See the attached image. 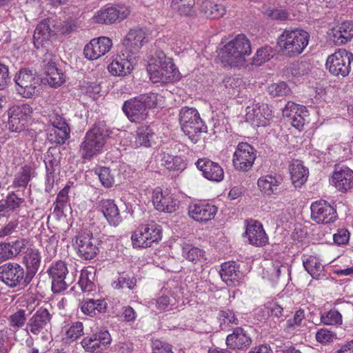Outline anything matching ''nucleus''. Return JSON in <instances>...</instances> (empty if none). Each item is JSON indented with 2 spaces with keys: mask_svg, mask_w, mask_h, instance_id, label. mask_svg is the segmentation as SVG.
Here are the masks:
<instances>
[{
  "mask_svg": "<svg viewBox=\"0 0 353 353\" xmlns=\"http://www.w3.org/2000/svg\"><path fill=\"white\" fill-rule=\"evenodd\" d=\"M196 165L205 179L216 182H220L223 179L224 172L219 163L208 158H202L196 162Z\"/></svg>",
  "mask_w": 353,
  "mask_h": 353,
  "instance_id": "a878e982",
  "label": "nucleus"
},
{
  "mask_svg": "<svg viewBox=\"0 0 353 353\" xmlns=\"http://www.w3.org/2000/svg\"><path fill=\"white\" fill-rule=\"evenodd\" d=\"M139 99L141 101L143 107L147 110L149 108L156 107L157 104L158 95L154 92H148L137 96Z\"/></svg>",
  "mask_w": 353,
  "mask_h": 353,
  "instance_id": "bf43d9fd",
  "label": "nucleus"
},
{
  "mask_svg": "<svg viewBox=\"0 0 353 353\" xmlns=\"http://www.w3.org/2000/svg\"><path fill=\"white\" fill-rule=\"evenodd\" d=\"M43 161L46 170L54 172L57 169L60 168L61 156H45Z\"/></svg>",
  "mask_w": 353,
  "mask_h": 353,
  "instance_id": "0e129e2a",
  "label": "nucleus"
},
{
  "mask_svg": "<svg viewBox=\"0 0 353 353\" xmlns=\"http://www.w3.org/2000/svg\"><path fill=\"white\" fill-rule=\"evenodd\" d=\"M26 311L24 310H19L12 314L10 318V325L13 327H21L25 325L26 321Z\"/></svg>",
  "mask_w": 353,
  "mask_h": 353,
  "instance_id": "13d9d810",
  "label": "nucleus"
},
{
  "mask_svg": "<svg viewBox=\"0 0 353 353\" xmlns=\"http://www.w3.org/2000/svg\"><path fill=\"white\" fill-rule=\"evenodd\" d=\"M17 93L24 98L37 96L40 91L41 79L32 70L22 68L14 77Z\"/></svg>",
  "mask_w": 353,
  "mask_h": 353,
  "instance_id": "39448f33",
  "label": "nucleus"
},
{
  "mask_svg": "<svg viewBox=\"0 0 353 353\" xmlns=\"http://www.w3.org/2000/svg\"><path fill=\"white\" fill-rule=\"evenodd\" d=\"M305 108L303 105H299L292 101H288L283 109V117H289L290 119L294 116L298 115L299 112H303Z\"/></svg>",
  "mask_w": 353,
  "mask_h": 353,
  "instance_id": "052dcab7",
  "label": "nucleus"
},
{
  "mask_svg": "<svg viewBox=\"0 0 353 353\" xmlns=\"http://www.w3.org/2000/svg\"><path fill=\"white\" fill-rule=\"evenodd\" d=\"M112 46V40L106 37L92 39L83 50L85 57L90 60L97 59L105 54Z\"/></svg>",
  "mask_w": 353,
  "mask_h": 353,
  "instance_id": "4be33fe9",
  "label": "nucleus"
},
{
  "mask_svg": "<svg viewBox=\"0 0 353 353\" xmlns=\"http://www.w3.org/2000/svg\"><path fill=\"white\" fill-rule=\"evenodd\" d=\"M48 272L52 279V290L54 293H60L69 285L65 281L68 270L65 261L60 260L52 263Z\"/></svg>",
  "mask_w": 353,
  "mask_h": 353,
  "instance_id": "4468645a",
  "label": "nucleus"
},
{
  "mask_svg": "<svg viewBox=\"0 0 353 353\" xmlns=\"http://www.w3.org/2000/svg\"><path fill=\"white\" fill-rule=\"evenodd\" d=\"M245 236L250 244L256 247H263L268 243V236L262 223L258 221H246Z\"/></svg>",
  "mask_w": 353,
  "mask_h": 353,
  "instance_id": "412c9836",
  "label": "nucleus"
},
{
  "mask_svg": "<svg viewBox=\"0 0 353 353\" xmlns=\"http://www.w3.org/2000/svg\"><path fill=\"white\" fill-rule=\"evenodd\" d=\"M0 281L10 288L26 287L32 281L23 266L8 262L0 266Z\"/></svg>",
  "mask_w": 353,
  "mask_h": 353,
  "instance_id": "20e7f679",
  "label": "nucleus"
},
{
  "mask_svg": "<svg viewBox=\"0 0 353 353\" xmlns=\"http://www.w3.org/2000/svg\"><path fill=\"white\" fill-rule=\"evenodd\" d=\"M352 59V53L339 50L327 57L326 67L333 75L345 77L350 73Z\"/></svg>",
  "mask_w": 353,
  "mask_h": 353,
  "instance_id": "0eeeda50",
  "label": "nucleus"
},
{
  "mask_svg": "<svg viewBox=\"0 0 353 353\" xmlns=\"http://www.w3.org/2000/svg\"><path fill=\"white\" fill-rule=\"evenodd\" d=\"M182 256L193 263H197L201 259H205V252L204 250L194 246L187 242L181 244Z\"/></svg>",
  "mask_w": 353,
  "mask_h": 353,
  "instance_id": "f704fd0d",
  "label": "nucleus"
},
{
  "mask_svg": "<svg viewBox=\"0 0 353 353\" xmlns=\"http://www.w3.org/2000/svg\"><path fill=\"white\" fill-rule=\"evenodd\" d=\"M152 353H173L169 343L159 339L152 340Z\"/></svg>",
  "mask_w": 353,
  "mask_h": 353,
  "instance_id": "680f3d73",
  "label": "nucleus"
},
{
  "mask_svg": "<svg viewBox=\"0 0 353 353\" xmlns=\"http://www.w3.org/2000/svg\"><path fill=\"white\" fill-rule=\"evenodd\" d=\"M53 21L48 18L41 21L36 27L33 35L34 45L37 49L46 48L51 46L50 39L56 35Z\"/></svg>",
  "mask_w": 353,
  "mask_h": 353,
  "instance_id": "dca6fc26",
  "label": "nucleus"
},
{
  "mask_svg": "<svg viewBox=\"0 0 353 353\" xmlns=\"http://www.w3.org/2000/svg\"><path fill=\"white\" fill-rule=\"evenodd\" d=\"M136 63V57H131L128 54H121L117 57L109 65V72L114 76H126L132 71Z\"/></svg>",
  "mask_w": 353,
  "mask_h": 353,
  "instance_id": "cd10ccee",
  "label": "nucleus"
},
{
  "mask_svg": "<svg viewBox=\"0 0 353 353\" xmlns=\"http://www.w3.org/2000/svg\"><path fill=\"white\" fill-rule=\"evenodd\" d=\"M43 52L46 51L41 58V64L43 71H47L48 68H56L58 58L56 55L49 52L48 48H42Z\"/></svg>",
  "mask_w": 353,
  "mask_h": 353,
  "instance_id": "4d7b16f0",
  "label": "nucleus"
},
{
  "mask_svg": "<svg viewBox=\"0 0 353 353\" xmlns=\"http://www.w3.org/2000/svg\"><path fill=\"white\" fill-rule=\"evenodd\" d=\"M292 183L295 188H301L307 181L308 170L300 162L293 163L290 169Z\"/></svg>",
  "mask_w": 353,
  "mask_h": 353,
  "instance_id": "e433bc0d",
  "label": "nucleus"
},
{
  "mask_svg": "<svg viewBox=\"0 0 353 353\" xmlns=\"http://www.w3.org/2000/svg\"><path fill=\"white\" fill-rule=\"evenodd\" d=\"M75 243L79 254L85 260L94 259L99 252V241L90 231L79 232L76 236Z\"/></svg>",
  "mask_w": 353,
  "mask_h": 353,
  "instance_id": "1a4fd4ad",
  "label": "nucleus"
},
{
  "mask_svg": "<svg viewBox=\"0 0 353 353\" xmlns=\"http://www.w3.org/2000/svg\"><path fill=\"white\" fill-rule=\"evenodd\" d=\"M217 320L221 330H228L232 325H237L239 319L232 310L225 309L219 312Z\"/></svg>",
  "mask_w": 353,
  "mask_h": 353,
  "instance_id": "58836bf2",
  "label": "nucleus"
},
{
  "mask_svg": "<svg viewBox=\"0 0 353 353\" xmlns=\"http://www.w3.org/2000/svg\"><path fill=\"white\" fill-rule=\"evenodd\" d=\"M251 52L250 40L245 34H240L221 49L220 57L223 63L231 66H242L245 63V57Z\"/></svg>",
  "mask_w": 353,
  "mask_h": 353,
  "instance_id": "f257e3e1",
  "label": "nucleus"
},
{
  "mask_svg": "<svg viewBox=\"0 0 353 353\" xmlns=\"http://www.w3.org/2000/svg\"><path fill=\"white\" fill-rule=\"evenodd\" d=\"M268 89L269 94L273 97H283L291 93L290 88L283 81L272 83Z\"/></svg>",
  "mask_w": 353,
  "mask_h": 353,
  "instance_id": "8fccbe9b",
  "label": "nucleus"
},
{
  "mask_svg": "<svg viewBox=\"0 0 353 353\" xmlns=\"http://www.w3.org/2000/svg\"><path fill=\"white\" fill-rule=\"evenodd\" d=\"M336 337V334L327 329L322 328L316 333V339L319 343H326L330 342Z\"/></svg>",
  "mask_w": 353,
  "mask_h": 353,
  "instance_id": "69168bd1",
  "label": "nucleus"
},
{
  "mask_svg": "<svg viewBox=\"0 0 353 353\" xmlns=\"http://www.w3.org/2000/svg\"><path fill=\"white\" fill-rule=\"evenodd\" d=\"M96 173L98 174L99 179L101 184L105 188L112 187L114 183V179L113 175L111 174L110 173V170L109 168H101L99 169L98 171H96Z\"/></svg>",
  "mask_w": 353,
  "mask_h": 353,
  "instance_id": "6e6d98bb",
  "label": "nucleus"
},
{
  "mask_svg": "<svg viewBox=\"0 0 353 353\" xmlns=\"http://www.w3.org/2000/svg\"><path fill=\"white\" fill-rule=\"evenodd\" d=\"M162 238L161 226L154 221L140 225L131 236L132 245L136 248H148Z\"/></svg>",
  "mask_w": 353,
  "mask_h": 353,
  "instance_id": "423d86ee",
  "label": "nucleus"
},
{
  "mask_svg": "<svg viewBox=\"0 0 353 353\" xmlns=\"http://www.w3.org/2000/svg\"><path fill=\"white\" fill-rule=\"evenodd\" d=\"M194 0H172L171 8L181 16H190L193 12Z\"/></svg>",
  "mask_w": 353,
  "mask_h": 353,
  "instance_id": "79ce46f5",
  "label": "nucleus"
},
{
  "mask_svg": "<svg viewBox=\"0 0 353 353\" xmlns=\"http://www.w3.org/2000/svg\"><path fill=\"white\" fill-rule=\"evenodd\" d=\"M25 202L23 194L19 190L8 193L6 199L0 201V217H10L13 213H17Z\"/></svg>",
  "mask_w": 353,
  "mask_h": 353,
  "instance_id": "5701e85b",
  "label": "nucleus"
},
{
  "mask_svg": "<svg viewBox=\"0 0 353 353\" xmlns=\"http://www.w3.org/2000/svg\"><path fill=\"white\" fill-rule=\"evenodd\" d=\"M274 55V50L270 46H264L257 50L255 55L252 59L251 63L255 65H261L263 63L270 60Z\"/></svg>",
  "mask_w": 353,
  "mask_h": 353,
  "instance_id": "c03bdc74",
  "label": "nucleus"
},
{
  "mask_svg": "<svg viewBox=\"0 0 353 353\" xmlns=\"http://www.w3.org/2000/svg\"><path fill=\"white\" fill-rule=\"evenodd\" d=\"M36 174L35 170L32 167L25 165L15 174L12 185L14 188H17L19 191V189L24 190L31 178L34 177Z\"/></svg>",
  "mask_w": 353,
  "mask_h": 353,
  "instance_id": "473e14b6",
  "label": "nucleus"
},
{
  "mask_svg": "<svg viewBox=\"0 0 353 353\" xmlns=\"http://www.w3.org/2000/svg\"><path fill=\"white\" fill-rule=\"evenodd\" d=\"M106 134L103 128L94 126L88 131L81 145L83 151L90 154H96L103 147Z\"/></svg>",
  "mask_w": 353,
  "mask_h": 353,
  "instance_id": "2eb2a0df",
  "label": "nucleus"
},
{
  "mask_svg": "<svg viewBox=\"0 0 353 353\" xmlns=\"http://www.w3.org/2000/svg\"><path fill=\"white\" fill-rule=\"evenodd\" d=\"M137 283V279L134 276H130L125 272L120 273L117 279L112 283V286L115 289H121L127 287L130 290H132Z\"/></svg>",
  "mask_w": 353,
  "mask_h": 353,
  "instance_id": "de8ad7c7",
  "label": "nucleus"
},
{
  "mask_svg": "<svg viewBox=\"0 0 353 353\" xmlns=\"http://www.w3.org/2000/svg\"><path fill=\"white\" fill-rule=\"evenodd\" d=\"M152 203L157 210L166 213L173 212L179 208V202L173 194L159 188L153 192Z\"/></svg>",
  "mask_w": 353,
  "mask_h": 353,
  "instance_id": "6ab92c4d",
  "label": "nucleus"
},
{
  "mask_svg": "<svg viewBox=\"0 0 353 353\" xmlns=\"http://www.w3.org/2000/svg\"><path fill=\"white\" fill-rule=\"evenodd\" d=\"M122 110L132 122L140 123L147 118L148 110L137 97L125 101Z\"/></svg>",
  "mask_w": 353,
  "mask_h": 353,
  "instance_id": "bb28decb",
  "label": "nucleus"
},
{
  "mask_svg": "<svg viewBox=\"0 0 353 353\" xmlns=\"http://www.w3.org/2000/svg\"><path fill=\"white\" fill-rule=\"evenodd\" d=\"M283 181V177L279 174H267L261 176L257 181L260 190L267 195L277 194L279 187Z\"/></svg>",
  "mask_w": 353,
  "mask_h": 353,
  "instance_id": "c756f323",
  "label": "nucleus"
},
{
  "mask_svg": "<svg viewBox=\"0 0 353 353\" xmlns=\"http://www.w3.org/2000/svg\"><path fill=\"white\" fill-rule=\"evenodd\" d=\"M161 164L170 170H182L186 165L181 156H163Z\"/></svg>",
  "mask_w": 353,
  "mask_h": 353,
  "instance_id": "49530a36",
  "label": "nucleus"
},
{
  "mask_svg": "<svg viewBox=\"0 0 353 353\" xmlns=\"http://www.w3.org/2000/svg\"><path fill=\"white\" fill-rule=\"evenodd\" d=\"M252 340L248 332L241 327H235L232 334L227 336L226 345L231 350H243L248 349Z\"/></svg>",
  "mask_w": 353,
  "mask_h": 353,
  "instance_id": "393cba45",
  "label": "nucleus"
},
{
  "mask_svg": "<svg viewBox=\"0 0 353 353\" xmlns=\"http://www.w3.org/2000/svg\"><path fill=\"white\" fill-rule=\"evenodd\" d=\"M70 129L68 126L50 127L48 129V140L52 143L63 144L70 137Z\"/></svg>",
  "mask_w": 353,
  "mask_h": 353,
  "instance_id": "c9c22d12",
  "label": "nucleus"
},
{
  "mask_svg": "<svg viewBox=\"0 0 353 353\" xmlns=\"http://www.w3.org/2000/svg\"><path fill=\"white\" fill-rule=\"evenodd\" d=\"M256 156H234L232 160L234 168L239 171H248L251 168Z\"/></svg>",
  "mask_w": 353,
  "mask_h": 353,
  "instance_id": "3c124183",
  "label": "nucleus"
},
{
  "mask_svg": "<svg viewBox=\"0 0 353 353\" xmlns=\"http://www.w3.org/2000/svg\"><path fill=\"white\" fill-rule=\"evenodd\" d=\"M220 276L228 285H234L236 282H239L242 273L239 270V265L234 261H228L221 265Z\"/></svg>",
  "mask_w": 353,
  "mask_h": 353,
  "instance_id": "2f4dec72",
  "label": "nucleus"
},
{
  "mask_svg": "<svg viewBox=\"0 0 353 353\" xmlns=\"http://www.w3.org/2000/svg\"><path fill=\"white\" fill-rule=\"evenodd\" d=\"M201 12L211 19H219L225 12L224 6L221 4L214 3L210 1H204L201 5Z\"/></svg>",
  "mask_w": 353,
  "mask_h": 353,
  "instance_id": "4c0bfd02",
  "label": "nucleus"
},
{
  "mask_svg": "<svg viewBox=\"0 0 353 353\" xmlns=\"http://www.w3.org/2000/svg\"><path fill=\"white\" fill-rule=\"evenodd\" d=\"M305 270L314 279H319L324 270L323 265L320 263L319 260L314 256H309L306 259H303Z\"/></svg>",
  "mask_w": 353,
  "mask_h": 353,
  "instance_id": "ea45409f",
  "label": "nucleus"
},
{
  "mask_svg": "<svg viewBox=\"0 0 353 353\" xmlns=\"http://www.w3.org/2000/svg\"><path fill=\"white\" fill-rule=\"evenodd\" d=\"M98 208L109 224L117 226L121 222L119 208L113 200L103 199L99 202Z\"/></svg>",
  "mask_w": 353,
  "mask_h": 353,
  "instance_id": "7c9ffc66",
  "label": "nucleus"
},
{
  "mask_svg": "<svg viewBox=\"0 0 353 353\" xmlns=\"http://www.w3.org/2000/svg\"><path fill=\"white\" fill-rule=\"evenodd\" d=\"M84 334L83 325L80 321L72 323L66 330L63 340L66 343H70L77 341Z\"/></svg>",
  "mask_w": 353,
  "mask_h": 353,
  "instance_id": "37998d69",
  "label": "nucleus"
},
{
  "mask_svg": "<svg viewBox=\"0 0 353 353\" xmlns=\"http://www.w3.org/2000/svg\"><path fill=\"white\" fill-rule=\"evenodd\" d=\"M311 218L317 223L328 224L338 217L336 210L325 201H317L312 203Z\"/></svg>",
  "mask_w": 353,
  "mask_h": 353,
  "instance_id": "9b49d317",
  "label": "nucleus"
},
{
  "mask_svg": "<svg viewBox=\"0 0 353 353\" xmlns=\"http://www.w3.org/2000/svg\"><path fill=\"white\" fill-rule=\"evenodd\" d=\"M46 79L52 87L57 88L60 86L64 81V74L60 70L56 68H48L47 71L44 72Z\"/></svg>",
  "mask_w": 353,
  "mask_h": 353,
  "instance_id": "a18cd8bd",
  "label": "nucleus"
},
{
  "mask_svg": "<svg viewBox=\"0 0 353 353\" xmlns=\"http://www.w3.org/2000/svg\"><path fill=\"white\" fill-rule=\"evenodd\" d=\"M52 315L46 308H38L28 319L26 324V330L34 335H39L48 331L51 327Z\"/></svg>",
  "mask_w": 353,
  "mask_h": 353,
  "instance_id": "9d476101",
  "label": "nucleus"
},
{
  "mask_svg": "<svg viewBox=\"0 0 353 353\" xmlns=\"http://www.w3.org/2000/svg\"><path fill=\"white\" fill-rule=\"evenodd\" d=\"M245 111V121L254 126H267L273 120L272 111L267 103L249 105Z\"/></svg>",
  "mask_w": 353,
  "mask_h": 353,
  "instance_id": "6e6552de",
  "label": "nucleus"
},
{
  "mask_svg": "<svg viewBox=\"0 0 353 353\" xmlns=\"http://www.w3.org/2000/svg\"><path fill=\"white\" fill-rule=\"evenodd\" d=\"M170 60H172V59L167 57L162 50H157L154 53L151 55L148 67L153 65L154 70H157V68L165 65L167 61Z\"/></svg>",
  "mask_w": 353,
  "mask_h": 353,
  "instance_id": "5fc2aeb1",
  "label": "nucleus"
},
{
  "mask_svg": "<svg viewBox=\"0 0 353 353\" xmlns=\"http://www.w3.org/2000/svg\"><path fill=\"white\" fill-rule=\"evenodd\" d=\"M350 233L346 229H339L337 232L333 235L334 243L339 245H345L348 243Z\"/></svg>",
  "mask_w": 353,
  "mask_h": 353,
  "instance_id": "774afa93",
  "label": "nucleus"
},
{
  "mask_svg": "<svg viewBox=\"0 0 353 353\" xmlns=\"http://www.w3.org/2000/svg\"><path fill=\"white\" fill-rule=\"evenodd\" d=\"M310 34L302 29H285L278 37L279 52L292 57L303 52L308 45Z\"/></svg>",
  "mask_w": 353,
  "mask_h": 353,
  "instance_id": "f03ea898",
  "label": "nucleus"
},
{
  "mask_svg": "<svg viewBox=\"0 0 353 353\" xmlns=\"http://www.w3.org/2000/svg\"><path fill=\"white\" fill-rule=\"evenodd\" d=\"M216 212L217 208L206 202L194 203L188 207V214L198 222H207L212 219Z\"/></svg>",
  "mask_w": 353,
  "mask_h": 353,
  "instance_id": "b1692460",
  "label": "nucleus"
},
{
  "mask_svg": "<svg viewBox=\"0 0 353 353\" xmlns=\"http://www.w3.org/2000/svg\"><path fill=\"white\" fill-rule=\"evenodd\" d=\"M28 240L26 239H19L16 241L9 242L10 249L13 251V258L17 256L19 253L23 252L26 248Z\"/></svg>",
  "mask_w": 353,
  "mask_h": 353,
  "instance_id": "338daca9",
  "label": "nucleus"
},
{
  "mask_svg": "<svg viewBox=\"0 0 353 353\" xmlns=\"http://www.w3.org/2000/svg\"><path fill=\"white\" fill-rule=\"evenodd\" d=\"M147 71L150 79L155 83H170L177 81L180 78L179 72L176 68L172 59L167 61L165 65L154 70V66L147 67Z\"/></svg>",
  "mask_w": 353,
  "mask_h": 353,
  "instance_id": "ddd939ff",
  "label": "nucleus"
},
{
  "mask_svg": "<svg viewBox=\"0 0 353 353\" xmlns=\"http://www.w3.org/2000/svg\"><path fill=\"white\" fill-rule=\"evenodd\" d=\"M321 321L325 325H341L343 322L342 315L337 310L331 309L321 315Z\"/></svg>",
  "mask_w": 353,
  "mask_h": 353,
  "instance_id": "09e8293b",
  "label": "nucleus"
},
{
  "mask_svg": "<svg viewBox=\"0 0 353 353\" xmlns=\"http://www.w3.org/2000/svg\"><path fill=\"white\" fill-rule=\"evenodd\" d=\"M329 36L330 40L336 45L347 43L353 38V23L350 21L342 23L330 30Z\"/></svg>",
  "mask_w": 353,
  "mask_h": 353,
  "instance_id": "c85d7f7f",
  "label": "nucleus"
},
{
  "mask_svg": "<svg viewBox=\"0 0 353 353\" xmlns=\"http://www.w3.org/2000/svg\"><path fill=\"white\" fill-rule=\"evenodd\" d=\"M41 259V254L37 249H30L23 258L26 266V271L32 280L39 270Z\"/></svg>",
  "mask_w": 353,
  "mask_h": 353,
  "instance_id": "72a5a7b5",
  "label": "nucleus"
},
{
  "mask_svg": "<svg viewBox=\"0 0 353 353\" xmlns=\"http://www.w3.org/2000/svg\"><path fill=\"white\" fill-rule=\"evenodd\" d=\"M32 113V108L28 104H22L17 106L12 112L9 118V124L12 127L15 124H18L21 120H26V119Z\"/></svg>",
  "mask_w": 353,
  "mask_h": 353,
  "instance_id": "a19ab883",
  "label": "nucleus"
},
{
  "mask_svg": "<svg viewBox=\"0 0 353 353\" xmlns=\"http://www.w3.org/2000/svg\"><path fill=\"white\" fill-rule=\"evenodd\" d=\"M129 14L130 10L127 8L111 6L101 9L92 19L95 23L108 25L123 20Z\"/></svg>",
  "mask_w": 353,
  "mask_h": 353,
  "instance_id": "a211bd4d",
  "label": "nucleus"
},
{
  "mask_svg": "<svg viewBox=\"0 0 353 353\" xmlns=\"http://www.w3.org/2000/svg\"><path fill=\"white\" fill-rule=\"evenodd\" d=\"M94 276L88 270L82 271L79 284L83 292H91L94 290L95 285L92 281Z\"/></svg>",
  "mask_w": 353,
  "mask_h": 353,
  "instance_id": "603ef678",
  "label": "nucleus"
},
{
  "mask_svg": "<svg viewBox=\"0 0 353 353\" xmlns=\"http://www.w3.org/2000/svg\"><path fill=\"white\" fill-rule=\"evenodd\" d=\"M112 341L108 331L101 330L90 336L85 337L81 342L87 352L99 353L106 348Z\"/></svg>",
  "mask_w": 353,
  "mask_h": 353,
  "instance_id": "f3484780",
  "label": "nucleus"
},
{
  "mask_svg": "<svg viewBox=\"0 0 353 353\" xmlns=\"http://www.w3.org/2000/svg\"><path fill=\"white\" fill-rule=\"evenodd\" d=\"M263 13L268 18L273 20L285 21L288 19V13L281 9L272 8L270 7L263 6Z\"/></svg>",
  "mask_w": 353,
  "mask_h": 353,
  "instance_id": "864d4df0",
  "label": "nucleus"
},
{
  "mask_svg": "<svg viewBox=\"0 0 353 353\" xmlns=\"http://www.w3.org/2000/svg\"><path fill=\"white\" fill-rule=\"evenodd\" d=\"M332 184L340 192H346L353 188V171L345 166L335 165Z\"/></svg>",
  "mask_w": 353,
  "mask_h": 353,
  "instance_id": "aec40b11",
  "label": "nucleus"
},
{
  "mask_svg": "<svg viewBox=\"0 0 353 353\" xmlns=\"http://www.w3.org/2000/svg\"><path fill=\"white\" fill-rule=\"evenodd\" d=\"M179 122L183 132L193 141H196L199 135L207 131L199 113L193 108L183 107L181 109Z\"/></svg>",
  "mask_w": 353,
  "mask_h": 353,
  "instance_id": "7ed1b4c3",
  "label": "nucleus"
},
{
  "mask_svg": "<svg viewBox=\"0 0 353 353\" xmlns=\"http://www.w3.org/2000/svg\"><path fill=\"white\" fill-rule=\"evenodd\" d=\"M242 80L237 77H225L223 83L228 92L232 94L235 93V90L238 91V88L241 85Z\"/></svg>",
  "mask_w": 353,
  "mask_h": 353,
  "instance_id": "e2e57ef3",
  "label": "nucleus"
},
{
  "mask_svg": "<svg viewBox=\"0 0 353 353\" xmlns=\"http://www.w3.org/2000/svg\"><path fill=\"white\" fill-rule=\"evenodd\" d=\"M145 42L146 34L143 30L131 29L123 40L121 53L135 57Z\"/></svg>",
  "mask_w": 353,
  "mask_h": 353,
  "instance_id": "f8f14e48",
  "label": "nucleus"
}]
</instances>
